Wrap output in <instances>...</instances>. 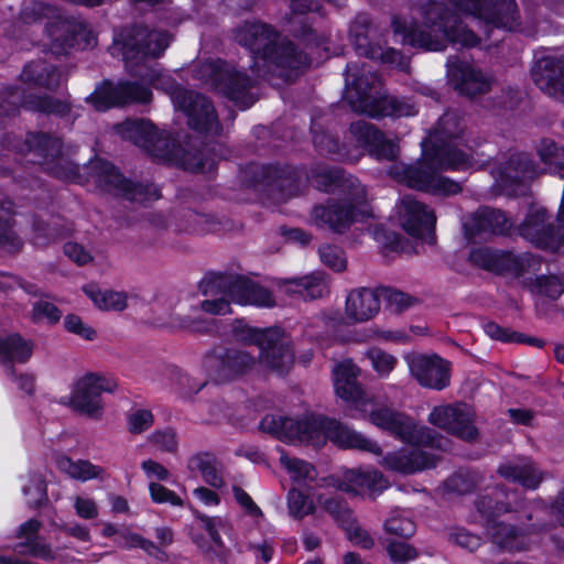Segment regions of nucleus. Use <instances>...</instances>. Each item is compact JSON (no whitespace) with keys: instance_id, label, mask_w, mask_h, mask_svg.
<instances>
[{"instance_id":"nucleus-53","label":"nucleus","mask_w":564,"mask_h":564,"mask_svg":"<svg viewBox=\"0 0 564 564\" xmlns=\"http://www.w3.org/2000/svg\"><path fill=\"white\" fill-rule=\"evenodd\" d=\"M11 209V205L2 207L0 214V245L8 247L9 250H15L21 246V241L17 238L12 231L11 219L8 216Z\"/></svg>"},{"instance_id":"nucleus-4","label":"nucleus","mask_w":564,"mask_h":564,"mask_svg":"<svg viewBox=\"0 0 564 564\" xmlns=\"http://www.w3.org/2000/svg\"><path fill=\"white\" fill-rule=\"evenodd\" d=\"M312 182L321 191L328 192L340 187L348 195V205L329 203L315 206L311 216L315 226L343 232L355 220L370 215L367 191L356 177H345L339 171L317 167L312 172Z\"/></svg>"},{"instance_id":"nucleus-26","label":"nucleus","mask_w":564,"mask_h":564,"mask_svg":"<svg viewBox=\"0 0 564 564\" xmlns=\"http://www.w3.org/2000/svg\"><path fill=\"white\" fill-rule=\"evenodd\" d=\"M438 456L423 448L411 451L400 449L388 453L379 464L391 471L400 474H414L427 468L435 467Z\"/></svg>"},{"instance_id":"nucleus-36","label":"nucleus","mask_w":564,"mask_h":564,"mask_svg":"<svg viewBox=\"0 0 564 564\" xmlns=\"http://www.w3.org/2000/svg\"><path fill=\"white\" fill-rule=\"evenodd\" d=\"M56 465L62 473L79 481L106 478V470L88 460H73L67 456H58Z\"/></svg>"},{"instance_id":"nucleus-22","label":"nucleus","mask_w":564,"mask_h":564,"mask_svg":"<svg viewBox=\"0 0 564 564\" xmlns=\"http://www.w3.org/2000/svg\"><path fill=\"white\" fill-rule=\"evenodd\" d=\"M397 207L400 225L409 235L415 238L431 237L436 217L427 205L412 196H404Z\"/></svg>"},{"instance_id":"nucleus-18","label":"nucleus","mask_w":564,"mask_h":564,"mask_svg":"<svg viewBox=\"0 0 564 564\" xmlns=\"http://www.w3.org/2000/svg\"><path fill=\"white\" fill-rule=\"evenodd\" d=\"M151 98L152 91L149 87L132 82H122L118 85L104 83L88 97V101L96 110L105 111L115 106L132 102L147 104Z\"/></svg>"},{"instance_id":"nucleus-63","label":"nucleus","mask_w":564,"mask_h":564,"mask_svg":"<svg viewBox=\"0 0 564 564\" xmlns=\"http://www.w3.org/2000/svg\"><path fill=\"white\" fill-rule=\"evenodd\" d=\"M388 554L391 561L395 564H405L415 560L417 552L408 543L392 542L388 546Z\"/></svg>"},{"instance_id":"nucleus-14","label":"nucleus","mask_w":564,"mask_h":564,"mask_svg":"<svg viewBox=\"0 0 564 564\" xmlns=\"http://www.w3.org/2000/svg\"><path fill=\"white\" fill-rule=\"evenodd\" d=\"M235 336L238 341L259 348V364L267 370L284 375L293 366V350L276 330H261L242 325L236 328Z\"/></svg>"},{"instance_id":"nucleus-7","label":"nucleus","mask_w":564,"mask_h":564,"mask_svg":"<svg viewBox=\"0 0 564 564\" xmlns=\"http://www.w3.org/2000/svg\"><path fill=\"white\" fill-rule=\"evenodd\" d=\"M235 39L250 50L254 59L252 68L258 73L269 64L289 69L311 64L306 54L296 52L289 41H278V35L265 24L246 23L237 29Z\"/></svg>"},{"instance_id":"nucleus-32","label":"nucleus","mask_w":564,"mask_h":564,"mask_svg":"<svg viewBox=\"0 0 564 564\" xmlns=\"http://www.w3.org/2000/svg\"><path fill=\"white\" fill-rule=\"evenodd\" d=\"M380 310V295L376 290L361 288L346 299L345 314L350 323H362L375 317Z\"/></svg>"},{"instance_id":"nucleus-17","label":"nucleus","mask_w":564,"mask_h":564,"mask_svg":"<svg viewBox=\"0 0 564 564\" xmlns=\"http://www.w3.org/2000/svg\"><path fill=\"white\" fill-rule=\"evenodd\" d=\"M458 10L496 28L512 30L517 25L514 0H448Z\"/></svg>"},{"instance_id":"nucleus-30","label":"nucleus","mask_w":564,"mask_h":564,"mask_svg":"<svg viewBox=\"0 0 564 564\" xmlns=\"http://www.w3.org/2000/svg\"><path fill=\"white\" fill-rule=\"evenodd\" d=\"M100 182L109 192H113L130 200L143 203L149 199L159 198V191L155 187L134 184L123 178L122 175L109 164L104 165Z\"/></svg>"},{"instance_id":"nucleus-43","label":"nucleus","mask_w":564,"mask_h":564,"mask_svg":"<svg viewBox=\"0 0 564 564\" xmlns=\"http://www.w3.org/2000/svg\"><path fill=\"white\" fill-rule=\"evenodd\" d=\"M304 300L318 299L328 292L327 281L323 273H313L299 279L295 284Z\"/></svg>"},{"instance_id":"nucleus-9","label":"nucleus","mask_w":564,"mask_h":564,"mask_svg":"<svg viewBox=\"0 0 564 564\" xmlns=\"http://www.w3.org/2000/svg\"><path fill=\"white\" fill-rule=\"evenodd\" d=\"M169 45L166 33L135 26L122 31L111 46L113 56L122 55L126 68L133 76L154 80L155 70L145 65L148 57H159Z\"/></svg>"},{"instance_id":"nucleus-38","label":"nucleus","mask_w":564,"mask_h":564,"mask_svg":"<svg viewBox=\"0 0 564 564\" xmlns=\"http://www.w3.org/2000/svg\"><path fill=\"white\" fill-rule=\"evenodd\" d=\"M33 352V344L18 334L0 337L2 362H26Z\"/></svg>"},{"instance_id":"nucleus-11","label":"nucleus","mask_w":564,"mask_h":564,"mask_svg":"<svg viewBox=\"0 0 564 564\" xmlns=\"http://www.w3.org/2000/svg\"><path fill=\"white\" fill-rule=\"evenodd\" d=\"M149 58L145 59V65L155 70L154 80L150 82L147 77H138L156 89H163L170 96L175 109L182 110L186 115L191 128L210 134L219 133L220 124L214 106L203 95L188 91L176 85L169 75L155 68L158 64L150 65Z\"/></svg>"},{"instance_id":"nucleus-50","label":"nucleus","mask_w":564,"mask_h":564,"mask_svg":"<svg viewBox=\"0 0 564 564\" xmlns=\"http://www.w3.org/2000/svg\"><path fill=\"white\" fill-rule=\"evenodd\" d=\"M350 134L358 148H369L372 142L380 139V132L364 120L351 123Z\"/></svg>"},{"instance_id":"nucleus-48","label":"nucleus","mask_w":564,"mask_h":564,"mask_svg":"<svg viewBox=\"0 0 564 564\" xmlns=\"http://www.w3.org/2000/svg\"><path fill=\"white\" fill-rule=\"evenodd\" d=\"M384 529L390 534L410 538L415 531V525L404 512L395 511L384 522Z\"/></svg>"},{"instance_id":"nucleus-52","label":"nucleus","mask_w":564,"mask_h":564,"mask_svg":"<svg viewBox=\"0 0 564 564\" xmlns=\"http://www.w3.org/2000/svg\"><path fill=\"white\" fill-rule=\"evenodd\" d=\"M23 494L30 506L37 507L46 497V485L42 476L30 475L28 484L23 486Z\"/></svg>"},{"instance_id":"nucleus-41","label":"nucleus","mask_w":564,"mask_h":564,"mask_svg":"<svg viewBox=\"0 0 564 564\" xmlns=\"http://www.w3.org/2000/svg\"><path fill=\"white\" fill-rule=\"evenodd\" d=\"M280 463L295 482H304L315 478L314 467L305 460L281 453Z\"/></svg>"},{"instance_id":"nucleus-37","label":"nucleus","mask_w":564,"mask_h":564,"mask_svg":"<svg viewBox=\"0 0 564 564\" xmlns=\"http://www.w3.org/2000/svg\"><path fill=\"white\" fill-rule=\"evenodd\" d=\"M83 290L99 310L122 311L128 305L129 295L126 292L101 290L94 284L86 285Z\"/></svg>"},{"instance_id":"nucleus-49","label":"nucleus","mask_w":564,"mask_h":564,"mask_svg":"<svg viewBox=\"0 0 564 564\" xmlns=\"http://www.w3.org/2000/svg\"><path fill=\"white\" fill-rule=\"evenodd\" d=\"M448 541L469 552L476 551L481 544L482 539L463 527H453L448 532Z\"/></svg>"},{"instance_id":"nucleus-39","label":"nucleus","mask_w":564,"mask_h":564,"mask_svg":"<svg viewBox=\"0 0 564 564\" xmlns=\"http://www.w3.org/2000/svg\"><path fill=\"white\" fill-rule=\"evenodd\" d=\"M41 528V522L31 519L24 522L19 530V538L24 540L23 545L28 547V553L41 557L43 560L54 558L53 551L50 545L39 541L37 533Z\"/></svg>"},{"instance_id":"nucleus-20","label":"nucleus","mask_w":564,"mask_h":564,"mask_svg":"<svg viewBox=\"0 0 564 564\" xmlns=\"http://www.w3.org/2000/svg\"><path fill=\"white\" fill-rule=\"evenodd\" d=\"M474 419L475 413L466 404L438 405L429 415L431 424L465 441H473L478 435Z\"/></svg>"},{"instance_id":"nucleus-60","label":"nucleus","mask_w":564,"mask_h":564,"mask_svg":"<svg viewBox=\"0 0 564 564\" xmlns=\"http://www.w3.org/2000/svg\"><path fill=\"white\" fill-rule=\"evenodd\" d=\"M149 491L151 499L155 503H170L176 507L183 506V500L181 497L156 481L149 482Z\"/></svg>"},{"instance_id":"nucleus-58","label":"nucleus","mask_w":564,"mask_h":564,"mask_svg":"<svg viewBox=\"0 0 564 564\" xmlns=\"http://www.w3.org/2000/svg\"><path fill=\"white\" fill-rule=\"evenodd\" d=\"M149 442L159 449L174 453L177 449V436L172 429L158 430L149 436Z\"/></svg>"},{"instance_id":"nucleus-8","label":"nucleus","mask_w":564,"mask_h":564,"mask_svg":"<svg viewBox=\"0 0 564 564\" xmlns=\"http://www.w3.org/2000/svg\"><path fill=\"white\" fill-rule=\"evenodd\" d=\"M123 139L132 141L150 155L164 162L174 163L186 170L202 171L204 165L194 154L185 152L165 131H159L150 121L127 120L116 126Z\"/></svg>"},{"instance_id":"nucleus-13","label":"nucleus","mask_w":564,"mask_h":564,"mask_svg":"<svg viewBox=\"0 0 564 564\" xmlns=\"http://www.w3.org/2000/svg\"><path fill=\"white\" fill-rule=\"evenodd\" d=\"M34 15V20L47 19L46 31L51 39V51L54 54L66 53L75 45L88 47L95 44V37L88 26L74 19H65L59 12L47 4L35 2L24 10L26 20Z\"/></svg>"},{"instance_id":"nucleus-19","label":"nucleus","mask_w":564,"mask_h":564,"mask_svg":"<svg viewBox=\"0 0 564 564\" xmlns=\"http://www.w3.org/2000/svg\"><path fill=\"white\" fill-rule=\"evenodd\" d=\"M361 370L351 360H343L333 368L335 393L356 411H367V405L373 403V398L358 382Z\"/></svg>"},{"instance_id":"nucleus-47","label":"nucleus","mask_w":564,"mask_h":564,"mask_svg":"<svg viewBox=\"0 0 564 564\" xmlns=\"http://www.w3.org/2000/svg\"><path fill=\"white\" fill-rule=\"evenodd\" d=\"M531 292L557 299L564 292V282L555 275H542L529 284Z\"/></svg>"},{"instance_id":"nucleus-12","label":"nucleus","mask_w":564,"mask_h":564,"mask_svg":"<svg viewBox=\"0 0 564 564\" xmlns=\"http://www.w3.org/2000/svg\"><path fill=\"white\" fill-rule=\"evenodd\" d=\"M371 397L373 403L367 405V411L359 412L377 427L388 431L404 443L442 451L448 447V440L444 436L415 424L408 415L380 403L375 395Z\"/></svg>"},{"instance_id":"nucleus-25","label":"nucleus","mask_w":564,"mask_h":564,"mask_svg":"<svg viewBox=\"0 0 564 564\" xmlns=\"http://www.w3.org/2000/svg\"><path fill=\"white\" fill-rule=\"evenodd\" d=\"M534 84L546 95L564 101V57L543 55L531 69Z\"/></svg>"},{"instance_id":"nucleus-61","label":"nucleus","mask_w":564,"mask_h":564,"mask_svg":"<svg viewBox=\"0 0 564 564\" xmlns=\"http://www.w3.org/2000/svg\"><path fill=\"white\" fill-rule=\"evenodd\" d=\"M371 153L379 160H394L399 154V145L380 133V139L369 145Z\"/></svg>"},{"instance_id":"nucleus-24","label":"nucleus","mask_w":564,"mask_h":564,"mask_svg":"<svg viewBox=\"0 0 564 564\" xmlns=\"http://www.w3.org/2000/svg\"><path fill=\"white\" fill-rule=\"evenodd\" d=\"M520 235L536 247L556 250L564 235L549 221L545 208L532 207L519 227Z\"/></svg>"},{"instance_id":"nucleus-45","label":"nucleus","mask_w":564,"mask_h":564,"mask_svg":"<svg viewBox=\"0 0 564 564\" xmlns=\"http://www.w3.org/2000/svg\"><path fill=\"white\" fill-rule=\"evenodd\" d=\"M317 502L340 527L351 522V518L354 517L352 511L337 497L318 495Z\"/></svg>"},{"instance_id":"nucleus-2","label":"nucleus","mask_w":564,"mask_h":564,"mask_svg":"<svg viewBox=\"0 0 564 564\" xmlns=\"http://www.w3.org/2000/svg\"><path fill=\"white\" fill-rule=\"evenodd\" d=\"M260 429L291 444H306L321 448L330 441L343 448L381 454L376 442L339 421L315 413H305L300 417L268 414L261 420Z\"/></svg>"},{"instance_id":"nucleus-44","label":"nucleus","mask_w":564,"mask_h":564,"mask_svg":"<svg viewBox=\"0 0 564 564\" xmlns=\"http://www.w3.org/2000/svg\"><path fill=\"white\" fill-rule=\"evenodd\" d=\"M288 512L296 520L313 514L316 510L314 501L297 489H292L288 494Z\"/></svg>"},{"instance_id":"nucleus-64","label":"nucleus","mask_w":564,"mask_h":564,"mask_svg":"<svg viewBox=\"0 0 564 564\" xmlns=\"http://www.w3.org/2000/svg\"><path fill=\"white\" fill-rule=\"evenodd\" d=\"M232 492L237 503L243 509L247 516L254 520L262 518L263 513L261 509L247 491L238 486H234Z\"/></svg>"},{"instance_id":"nucleus-28","label":"nucleus","mask_w":564,"mask_h":564,"mask_svg":"<svg viewBox=\"0 0 564 564\" xmlns=\"http://www.w3.org/2000/svg\"><path fill=\"white\" fill-rule=\"evenodd\" d=\"M220 284L228 288L234 303L263 307H271L275 304L272 293L267 288L247 278H229V281Z\"/></svg>"},{"instance_id":"nucleus-31","label":"nucleus","mask_w":564,"mask_h":564,"mask_svg":"<svg viewBox=\"0 0 564 564\" xmlns=\"http://www.w3.org/2000/svg\"><path fill=\"white\" fill-rule=\"evenodd\" d=\"M463 226L466 237L474 239L478 235L507 234L511 223L502 212L482 208L466 218Z\"/></svg>"},{"instance_id":"nucleus-10","label":"nucleus","mask_w":564,"mask_h":564,"mask_svg":"<svg viewBox=\"0 0 564 564\" xmlns=\"http://www.w3.org/2000/svg\"><path fill=\"white\" fill-rule=\"evenodd\" d=\"M536 153L543 167L540 169L525 153H512L508 160L500 162L499 166L491 169V173L501 188L509 183L532 178L540 173L549 172L564 178V148L552 139H542L536 144Z\"/></svg>"},{"instance_id":"nucleus-27","label":"nucleus","mask_w":564,"mask_h":564,"mask_svg":"<svg viewBox=\"0 0 564 564\" xmlns=\"http://www.w3.org/2000/svg\"><path fill=\"white\" fill-rule=\"evenodd\" d=\"M447 76L460 94L468 96L485 94L491 86L489 76L464 62H449Z\"/></svg>"},{"instance_id":"nucleus-56","label":"nucleus","mask_w":564,"mask_h":564,"mask_svg":"<svg viewBox=\"0 0 564 564\" xmlns=\"http://www.w3.org/2000/svg\"><path fill=\"white\" fill-rule=\"evenodd\" d=\"M64 326L68 333H72L82 339L95 340L97 337V332L77 315H67L64 319Z\"/></svg>"},{"instance_id":"nucleus-21","label":"nucleus","mask_w":564,"mask_h":564,"mask_svg":"<svg viewBox=\"0 0 564 564\" xmlns=\"http://www.w3.org/2000/svg\"><path fill=\"white\" fill-rule=\"evenodd\" d=\"M256 365L254 357L239 349L216 350L205 356L203 368L206 373L217 380H228L235 376L245 373Z\"/></svg>"},{"instance_id":"nucleus-16","label":"nucleus","mask_w":564,"mask_h":564,"mask_svg":"<svg viewBox=\"0 0 564 564\" xmlns=\"http://www.w3.org/2000/svg\"><path fill=\"white\" fill-rule=\"evenodd\" d=\"M116 388V382L104 375L86 373L75 382L69 395V405L89 417L98 419L104 412L101 393H111Z\"/></svg>"},{"instance_id":"nucleus-54","label":"nucleus","mask_w":564,"mask_h":564,"mask_svg":"<svg viewBox=\"0 0 564 564\" xmlns=\"http://www.w3.org/2000/svg\"><path fill=\"white\" fill-rule=\"evenodd\" d=\"M154 423L153 414L150 410L135 409L128 415V430L132 434H141L149 430Z\"/></svg>"},{"instance_id":"nucleus-46","label":"nucleus","mask_w":564,"mask_h":564,"mask_svg":"<svg viewBox=\"0 0 564 564\" xmlns=\"http://www.w3.org/2000/svg\"><path fill=\"white\" fill-rule=\"evenodd\" d=\"M197 519L200 521L202 527L208 533L210 541L217 549L223 547V541L220 533H229L230 524L226 518L223 517H208L205 514H197Z\"/></svg>"},{"instance_id":"nucleus-23","label":"nucleus","mask_w":564,"mask_h":564,"mask_svg":"<svg viewBox=\"0 0 564 564\" xmlns=\"http://www.w3.org/2000/svg\"><path fill=\"white\" fill-rule=\"evenodd\" d=\"M411 375L426 388L442 390L449 384V362L436 355H412L406 357Z\"/></svg>"},{"instance_id":"nucleus-35","label":"nucleus","mask_w":564,"mask_h":564,"mask_svg":"<svg viewBox=\"0 0 564 564\" xmlns=\"http://www.w3.org/2000/svg\"><path fill=\"white\" fill-rule=\"evenodd\" d=\"M21 77L29 84L47 89L57 87L63 79L62 73H59L55 66L43 61L28 64Z\"/></svg>"},{"instance_id":"nucleus-51","label":"nucleus","mask_w":564,"mask_h":564,"mask_svg":"<svg viewBox=\"0 0 564 564\" xmlns=\"http://www.w3.org/2000/svg\"><path fill=\"white\" fill-rule=\"evenodd\" d=\"M367 357L379 377L386 378L394 369L397 358L379 348H371L367 351Z\"/></svg>"},{"instance_id":"nucleus-33","label":"nucleus","mask_w":564,"mask_h":564,"mask_svg":"<svg viewBox=\"0 0 564 564\" xmlns=\"http://www.w3.org/2000/svg\"><path fill=\"white\" fill-rule=\"evenodd\" d=\"M501 477L518 481L527 489H535L543 479L542 471L528 457H518L501 464L498 468Z\"/></svg>"},{"instance_id":"nucleus-40","label":"nucleus","mask_w":564,"mask_h":564,"mask_svg":"<svg viewBox=\"0 0 564 564\" xmlns=\"http://www.w3.org/2000/svg\"><path fill=\"white\" fill-rule=\"evenodd\" d=\"M509 252L488 248L475 249L470 253V261L486 270L506 272Z\"/></svg>"},{"instance_id":"nucleus-62","label":"nucleus","mask_w":564,"mask_h":564,"mask_svg":"<svg viewBox=\"0 0 564 564\" xmlns=\"http://www.w3.org/2000/svg\"><path fill=\"white\" fill-rule=\"evenodd\" d=\"M25 106L30 109L47 112V113H64L68 107L65 102L53 100L47 97H39L25 100Z\"/></svg>"},{"instance_id":"nucleus-1","label":"nucleus","mask_w":564,"mask_h":564,"mask_svg":"<svg viewBox=\"0 0 564 564\" xmlns=\"http://www.w3.org/2000/svg\"><path fill=\"white\" fill-rule=\"evenodd\" d=\"M463 132L460 119L445 113L437 127L421 142V159L413 165L394 163L390 175L408 187L437 196L456 195L459 183L438 173L442 170H464L474 166L470 153L457 149L456 139Z\"/></svg>"},{"instance_id":"nucleus-55","label":"nucleus","mask_w":564,"mask_h":564,"mask_svg":"<svg viewBox=\"0 0 564 564\" xmlns=\"http://www.w3.org/2000/svg\"><path fill=\"white\" fill-rule=\"evenodd\" d=\"M61 316L62 312L51 302L40 300L33 305L32 318L34 322L54 324L59 321Z\"/></svg>"},{"instance_id":"nucleus-3","label":"nucleus","mask_w":564,"mask_h":564,"mask_svg":"<svg viewBox=\"0 0 564 564\" xmlns=\"http://www.w3.org/2000/svg\"><path fill=\"white\" fill-rule=\"evenodd\" d=\"M415 19L409 28L398 20L393 21L394 31L403 34V42L426 51H443L448 44L471 47L478 44V37L458 21L455 14L446 11L436 0H416Z\"/></svg>"},{"instance_id":"nucleus-34","label":"nucleus","mask_w":564,"mask_h":564,"mask_svg":"<svg viewBox=\"0 0 564 564\" xmlns=\"http://www.w3.org/2000/svg\"><path fill=\"white\" fill-rule=\"evenodd\" d=\"M225 281H229V278H219L206 284L204 294L208 297L200 303L202 311L213 315H225L231 312L228 288L220 284Z\"/></svg>"},{"instance_id":"nucleus-29","label":"nucleus","mask_w":564,"mask_h":564,"mask_svg":"<svg viewBox=\"0 0 564 564\" xmlns=\"http://www.w3.org/2000/svg\"><path fill=\"white\" fill-rule=\"evenodd\" d=\"M388 487L384 476L373 468L347 470L339 482V489L354 495L376 496Z\"/></svg>"},{"instance_id":"nucleus-59","label":"nucleus","mask_w":564,"mask_h":564,"mask_svg":"<svg viewBox=\"0 0 564 564\" xmlns=\"http://www.w3.org/2000/svg\"><path fill=\"white\" fill-rule=\"evenodd\" d=\"M341 528L345 530L349 541L352 542L354 544H356L360 547H364V549L372 547V545H373L372 538L366 530H364L357 523L355 517L351 518L350 523H345Z\"/></svg>"},{"instance_id":"nucleus-15","label":"nucleus","mask_w":564,"mask_h":564,"mask_svg":"<svg viewBox=\"0 0 564 564\" xmlns=\"http://www.w3.org/2000/svg\"><path fill=\"white\" fill-rule=\"evenodd\" d=\"M196 76L235 101L241 109L253 104V98L248 95V89L252 85L251 79L223 61L203 63Z\"/></svg>"},{"instance_id":"nucleus-6","label":"nucleus","mask_w":564,"mask_h":564,"mask_svg":"<svg viewBox=\"0 0 564 564\" xmlns=\"http://www.w3.org/2000/svg\"><path fill=\"white\" fill-rule=\"evenodd\" d=\"M345 98L351 108L369 117H409L417 110L409 99L381 95L379 77L357 63H350L346 68Z\"/></svg>"},{"instance_id":"nucleus-5","label":"nucleus","mask_w":564,"mask_h":564,"mask_svg":"<svg viewBox=\"0 0 564 564\" xmlns=\"http://www.w3.org/2000/svg\"><path fill=\"white\" fill-rule=\"evenodd\" d=\"M476 509L487 530L490 541L507 551H521L528 545V538L538 531L535 525H525L519 512L521 503L516 494L495 489L481 495L475 502Z\"/></svg>"},{"instance_id":"nucleus-57","label":"nucleus","mask_w":564,"mask_h":564,"mask_svg":"<svg viewBox=\"0 0 564 564\" xmlns=\"http://www.w3.org/2000/svg\"><path fill=\"white\" fill-rule=\"evenodd\" d=\"M322 262L334 271L341 272L347 267V260L344 252L335 246H323L319 249Z\"/></svg>"},{"instance_id":"nucleus-42","label":"nucleus","mask_w":564,"mask_h":564,"mask_svg":"<svg viewBox=\"0 0 564 564\" xmlns=\"http://www.w3.org/2000/svg\"><path fill=\"white\" fill-rule=\"evenodd\" d=\"M508 260L506 272L517 278L541 269V259L530 253L513 254L509 252Z\"/></svg>"}]
</instances>
